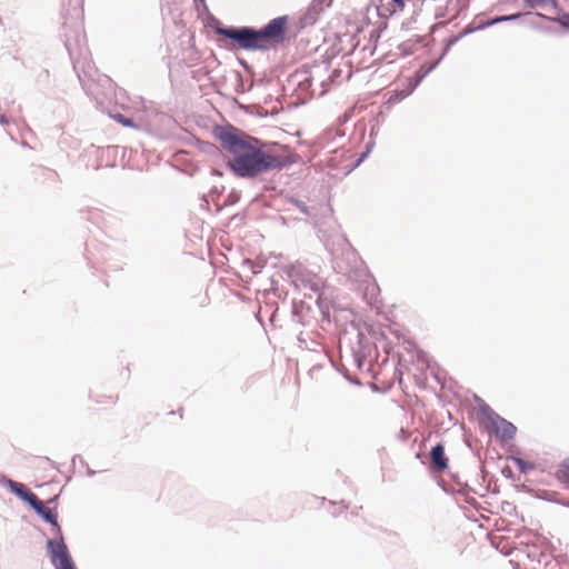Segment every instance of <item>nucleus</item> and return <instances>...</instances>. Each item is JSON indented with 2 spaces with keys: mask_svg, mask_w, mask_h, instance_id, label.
<instances>
[{
  "mask_svg": "<svg viewBox=\"0 0 569 569\" xmlns=\"http://www.w3.org/2000/svg\"><path fill=\"white\" fill-rule=\"evenodd\" d=\"M217 138L221 147L231 156L230 168L240 177H256L261 172L295 162L293 154L262 151L233 129H219Z\"/></svg>",
  "mask_w": 569,
  "mask_h": 569,
  "instance_id": "f257e3e1",
  "label": "nucleus"
},
{
  "mask_svg": "<svg viewBox=\"0 0 569 569\" xmlns=\"http://www.w3.org/2000/svg\"><path fill=\"white\" fill-rule=\"evenodd\" d=\"M288 17L272 19L260 30L250 28L226 29L221 33L234 40L243 49H269L284 39Z\"/></svg>",
  "mask_w": 569,
  "mask_h": 569,
  "instance_id": "f03ea898",
  "label": "nucleus"
},
{
  "mask_svg": "<svg viewBox=\"0 0 569 569\" xmlns=\"http://www.w3.org/2000/svg\"><path fill=\"white\" fill-rule=\"evenodd\" d=\"M47 547L56 569H76L62 539L49 540Z\"/></svg>",
  "mask_w": 569,
  "mask_h": 569,
  "instance_id": "7ed1b4c3",
  "label": "nucleus"
},
{
  "mask_svg": "<svg viewBox=\"0 0 569 569\" xmlns=\"http://www.w3.org/2000/svg\"><path fill=\"white\" fill-rule=\"evenodd\" d=\"M525 4L529 9L539 10L537 14L542 18H552L558 13L556 0H525Z\"/></svg>",
  "mask_w": 569,
  "mask_h": 569,
  "instance_id": "20e7f679",
  "label": "nucleus"
},
{
  "mask_svg": "<svg viewBox=\"0 0 569 569\" xmlns=\"http://www.w3.org/2000/svg\"><path fill=\"white\" fill-rule=\"evenodd\" d=\"M520 16H521V13H515V14H510V16H501V17H498V18H495V19L488 21L485 24L478 26V27H473L472 24H469L458 36H456L455 38L450 39L449 42H448V46H451V44L456 43L457 41H459L465 36H467V34H469V33H471V32H473V31H476L478 29H481L483 27L493 26V24L502 22V21L516 20Z\"/></svg>",
  "mask_w": 569,
  "mask_h": 569,
  "instance_id": "39448f33",
  "label": "nucleus"
},
{
  "mask_svg": "<svg viewBox=\"0 0 569 569\" xmlns=\"http://www.w3.org/2000/svg\"><path fill=\"white\" fill-rule=\"evenodd\" d=\"M430 459L435 471L441 472L448 468V458L445 455V447L442 445L438 443L431 449Z\"/></svg>",
  "mask_w": 569,
  "mask_h": 569,
  "instance_id": "423d86ee",
  "label": "nucleus"
},
{
  "mask_svg": "<svg viewBox=\"0 0 569 569\" xmlns=\"http://www.w3.org/2000/svg\"><path fill=\"white\" fill-rule=\"evenodd\" d=\"M492 425L496 435L503 440L511 439L516 433V427L505 419L498 418Z\"/></svg>",
  "mask_w": 569,
  "mask_h": 569,
  "instance_id": "0eeeda50",
  "label": "nucleus"
},
{
  "mask_svg": "<svg viewBox=\"0 0 569 569\" xmlns=\"http://www.w3.org/2000/svg\"><path fill=\"white\" fill-rule=\"evenodd\" d=\"M9 488L12 492H14L17 496H19L21 499L29 502V505H34V502H38V497L29 490L24 485L9 480Z\"/></svg>",
  "mask_w": 569,
  "mask_h": 569,
  "instance_id": "6e6552de",
  "label": "nucleus"
},
{
  "mask_svg": "<svg viewBox=\"0 0 569 569\" xmlns=\"http://www.w3.org/2000/svg\"><path fill=\"white\" fill-rule=\"evenodd\" d=\"M31 507L39 513L46 521L51 523L52 526L58 527L57 517L53 515L50 508H47L41 500L38 499V502L31 505Z\"/></svg>",
  "mask_w": 569,
  "mask_h": 569,
  "instance_id": "1a4fd4ad",
  "label": "nucleus"
},
{
  "mask_svg": "<svg viewBox=\"0 0 569 569\" xmlns=\"http://www.w3.org/2000/svg\"><path fill=\"white\" fill-rule=\"evenodd\" d=\"M382 9L389 16L401 12L405 9V0H387L385 3H382Z\"/></svg>",
  "mask_w": 569,
  "mask_h": 569,
  "instance_id": "9d476101",
  "label": "nucleus"
},
{
  "mask_svg": "<svg viewBox=\"0 0 569 569\" xmlns=\"http://www.w3.org/2000/svg\"><path fill=\"white\" fill-rule=\"evenodd\" d=\"M511 460L522 473H527L528 471L533 470L536 468L535 463L526 461L518 457H512Z\"/></svg>",
  "mask_w": 569,
  "mask_h": 569,
  "instance_id": "9b49d317",
  "label": "nucleus"
},
{
  "mask_svg": "<svg viewBox=\"0 0 569 569\" xmlns=\"http://www.w3.org/2000/svg\"><path fill=\"white\" fill-rule=\"evenodd\" d=\"M557 477L559 480L569 483V458L563 460L562 463L559 466Z\"/></svg>",
  "mask_w": 569,
  "mask_h": 569,
  "instance_id": "f8f14e48",
  "label": "nucleus"
},
{
  "mask_svg": "<svg viewBox=\"0 0 569 569\" xmlns=\"http://www.w3.org/2000/svg\"><path fill=\"white\" fill-rule=\"evenodd\" d=\"M118 400V396H113V395H102V393H97L96 395V401L98 403H104V405H114Z\"/></svg>",
  "mask_w": 569,
  "mask_h": 569,
  "instance_id": "ddd939ff",
  "label": "nucleus"
},
{
  "mask_svg": "<svg viewBox=\"0 0 569 569\" xmlns=\"http://www.w3.org/2000/svg\"><path fill=\"white\" fill-rule=\"evenodd\" d=\"M113 119L121 123L122 126L124 127H136L134 122L132 121V119H129L127 117H124L123 114L121 113H117L113 116Z\"/></svg>",
  "mask_w": 569,
  "mask_h": 569,
  "instance_id": "4468645a",
  "label": "nucleus"
},
{
  "mask_svg": "<svg viewBox=\"0 0 569 569\" xmlns=\"http://www.w3.org/2000/svg\"><path fill=\"white\" fill-rule=\"evenodd\" d=\"M561 24L569 28V14L562 17Z\"/></svg>",
  "mask_w": 569,
  "mask_h": 569,
  "instance_id": "2eb2a0df",
  "label": "nucleus"
}]
</instances>
